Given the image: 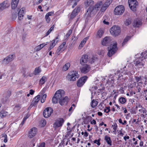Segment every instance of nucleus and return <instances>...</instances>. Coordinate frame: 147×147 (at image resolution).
I'll return each mask as SVG.
<instances>
[{
  "label": "nucleus",
  "mask_w": 147,
  "mask_h": 147,
  "mask_svg": "<svg viewBox=\"0 0 147 147\" xmlns=\"http://www.w3.org/2000/svg\"><path fill=\"white\" fill-rule=\"evenodd\" d=\"M88 56L87 55H84L82 56L80 61V63L81 65H83L87 61L88 59Z\"/></svg>",
  "instance_id": "nucleus-20"
},
{
  "label": "nucleus",
  "mask_w": 147,
  "mask_h": 147,
  "mask_svg": "<svg viewBox=\"0 0 147 147\" xmlns=\"http://www.w3.org/2000/svg\"><path fill=\"white\" fill-rule=\"evenodd\" d=\"M37 102H36V101L33 100L31 102V104L30 105L29 107H31L33 106H35L37 104Z\"/></svg>",
  "instance_id": "nucleus-49"
},
{
  "label": "nucleus",
  "mask_w": 147,
  "mask_h": 147,
  "mask_svg": "<svg viewBox=\"0 0 147 147\" xmlns=\"http://www.w3.org/2000/svg\"><path fill=\"white\" fill-rule=\"evenodd\" d=\"M41 70L40 67H36L34 71V74L35 75H37L41 72Z\"/></svg>",
  "instance_id": "nucleus-34"
},
{
  "label": "nucleus",
  "mask_w": 147,
  "mask_h": 147,
  "mask_svg": "<svg viewBox=\"0 0 147 147\" xmlns=\"http://www.w3.org/2000/svg\"><path fill=\"white\" fill-rule=\"evenodd\" d=\"M19 0H12L11 2V8L14 9L17 7L19 2Z\"/></svg>",
  "instance_id": "nucleus-24"
},
{
  "label": "nucleus",
  "mask_w": 147,
  "mask_h": 147,
  "mask_svg": "<svg viewBox=\"0 0 147 147\" xmlns=\"http://www.w3.org/2000/svg\"><path fill=\"white\" fill-rule=\"evenodd\" d=\"M64 121L62 118L59 119L56 121L53 124V127L57 128L62 126Z\"/></svg>",
  "instance_id": "nucleus-12"
},
{
  "label": "nucleus",
  "mask_w": 147,
  "mask_h": 147,
  "mask_svg": "<svg viewBox=\"0 0 147 147\" xmlns=\"http://www.w3.org/2000/svg\"><path fill=\"white\" fill-rule=\"evenodd\" d=\"M112 126L113 127V130L117 129V125L116 123L114 124V125H112Z\"/></svg>",
  "instance_id": "nucleus-60"
},
{
  "label": "nucleus",
  "mask_w": 147,
  "mask_h": 147,
  "mask_svg": "<svg viewBox=\"0 0 147 147\" xmlns=\"http://www.w3.org/2000/svg\"><path fill=\"white\" fill-rule=\"evenodd\" d=\"M104 140L107 142L108 145H109L110 146H111L112 145V141L110 137H109L107 135H106L105 137Z\"/></svg>",
  "instance_id": "nucleus-28"
},
{
  "label": "nucleus",
  "mask_w": 147,
  "mask_h": 147,
  "mask_svg": "<svg viewBox=\"0 0 147 147\" xmlns=\"http://www.w3.org/2000/svg\"><path fill=\"white\" fill-rule=\"evenodd\" d=\"M80 8L79 7H76L73 11L71 14V15L70 18L73 19L77 14V13L79 11Z\"/></svg>",
  "instance_id": "nucleus-18"
},
{
  "label": "nucleus",
  "mask_w": 147,
  "mask_h": 147,
  "mask_svg": "<svg viewBox=\"0 0 147 147\" xmlns=\"http://www.w3.org/2000/svg\"><path fill=\"white\" fill-rule=\"evenodd\" d=\"M58 38V37H57L51 41L52 43L50 45V47L48 49V50L49 51L51 50L55 45L56 43L58 42V40H57Z\"/></svg>",
  "instance_id": "nucleus-22"
},
{
  "label": "nucleus",
  "mask_w": 147,
  "mask_h": 147,
  "mask_svg": "<svg viewBox=\"0 0 147 147\" xmlns=\"http://www.w3.org/2000/svg\"><path fill=\"white\" fill-rule=\"evenodd\" d=\"M124 11V6L119 5L117 7L114 9V14L116 15H120L123 13Z\"/></svg>",
  "instance_id": "nucleus-7"
},
{
  "label": "nucleus",
  "mask_w": 147,
  "mask_h": 147,
  "mask_svg": "<svg viewBox=\"0 0 147 147\" xmlns=\"http://www.w3.org/2000/svg\"><path fill=\"white\" fill-rule=\"evenodd\" d=\"M142 59H141L140 58L136 60V61L135 63V65H136L139 64V63H140L142 61Z\"/></svg>",
  "instance_id": "nucleus-46"
},
{
  "label": "nucleus",
  "mask_w": 147,
  "mask_h": 147,
  "mask_svg": "<svg viewBox=\"0 0 147 147\" xmlns=\"http://www.w3.org/2000/svg\"><path fill=\"white\" fill-rule=\"evenodd\" d=\"M14 58L13 55H9L3 59L2 63L3 64H8L9 63L12 61L13 60Z\"/></svg>",
  "instance_id": "nucleus-9"
},
{
  "label": "nucleus",
  "mask_w": 147,
  "mask_h": 147,
  "mask_svg": "<svg viewBox=\"0 0 147 147\" xmlns=\"http://www.w3.org/2000/svg\"><path fill=\"white\" fill-rule=\"evenodd\" d=\"M84 5L86 7H89L88 8L86 14L90 16L92 13L91 11L92 9H89L90 7L93 8L94 5V1L92 0H86L84 2ZM92 9V8H91Z\"/></svg>",
  "instance_id": "nucleus-3"
},
{
  "label": "nucleus",
  "mask_w": 147,
  "mask_h": 147,
  "mask_svg": "<svg viewBox=\"0 0 147 147\" xmlns=\"http://www.w3.org/2000/svg\"><path fill=\"white\" fill-rule=\"evenodd\" d=\"M90 123L92 124H95L96 123V122L94 119H93L92 121L90 122Z\"/></svg>",
  "instance_id": "nucleus-63"
},
{
  "label": "nucleus",
  "mask_w": 147,
  "mask_h": 147,
  "mask_svg": "<svg viewBox=\"0 0 147 147\" xmlns=\"http://www.w3.org/2000/svg\"><path fill=\"white\" fill-rule=\"evenodd\" d=\"M54 26H53L46 33V35L45 36H47L48 35H49L50 33L53 30L54 28Z\"/></svg>",
  "instance_id": "nucleus-44"
},
{
  "label": "nucleus",
  "mask_w": 147,
  "mask_h": 147,
  "mask_svg": "<svg viewBox=\"0 0 147 147\" xmlns=\"http://www.w3.org/2000/svg\"><path fill=\"white\" fill-rule=\"evenodd\" d=\"M65 95L64 91L61 89L57 90L52 98L53 103L54 104L57 103L59 100L64 97Z\"/></svg>",
  "instance_id": "nucleus-2"
},
{
  "label": "nucleus",
  "mask_w": 147,
  "mask_h": 147,
  "mask_svg": "<svg viewBox=\"0 0 147 147\" xmlns=\"http://www.w3.org/2000/svg\"><path fill=\"white\" fill-rule=\"evenodd\" d=\"M88 77L86 76H84L80 78L77 82V86L78 87L82 86L86 81Z\"/></svg>",
  "instance_id": "nucleus-11"
},
{
  "label": "nucleus",
  "mask_w": 147,
  "mask_h": 147,
  "mask_svg": "<svg viewBox=\"0 0 147 147\" xmlns=\"http://www.w3.org/2000/svg\"><path fill=\"white\" fill-rule=\"evenodd\" d=\"M68 100V97L67 96H65L59 100L58 102L62 106L67 105Z\"/></svg>",
  "instance_id": "nucleus-17"
},
{
  "label": "nucleus",
  "mask_w": 147,
  "mask_h": 147,
  "mask_svg": "<svg viewBox=\"0 0 147 147\" xmlns=\"http://www.w3.org/2000/svg\"><path fill=\"white\" fill-rule=\"evenodd\" d=\"M142 77L141 76H136L135 77L136 80L137 82H139V83H142Z\"/></svg>",
  "instance_id": "nucleus-40"
},
{
  "label": "nucleus",
  "mask_w": 147,
  "mask_h": 147,
  "mask_svg": "<svg viewBox=\"0 0 147 147\" xmlns=\"http://www.w3.org/2000/svg\"><path fill=\"white\" fill-rule=\"evenodd\" d=\"M70 65L69 63H67L63 66L62 68V70L64 71H67L70 67Z\"/></svg>",
  "instance_id": "nucleus-31"
},
{
  "label": "nucleus",
  "mask_w": 147,
  "mask_h": 147,
  "mask_svg": "<svg viewBox=\"0 0 147 147\" xmlns=\"http://www.w3.org/2000/svg\"><path fill=\"white\" fill-rule=\"evenodd\" d=\"M131 37L129 36H127L125 37L122 43V46H123L127 41Z\"/></svg>",
  "instance_id": "nucleus-39"
},
{
  "label": "nucleus",
  "mask_w": 147,
  "mask_h": 147,
  "mask_svg": "<svg viewBox=\"0 0 147 147\" xmlns=\"http://www.w3.org/2000/svg\"><path fill=\"white\" fill-rule=\"evenodd\" d=\"M114 82V80L112 77V75L110 74L109 76V79L106 80V84L112 85Z\"/></svg>",
  "instance_id": "nucleus-23"
},
{
  "label": "nucleus",
  "mask_w": 147,
  "mask_h": 147,
  "mask_svg": "<svg viewBox=\"0 0 147 147\" xmlns=\"http://www.w3.org/2000/svg\"><path fill=\"white\" fill-rule=\"evenodd\" d=\"M88 37H87L85 38L81 41L80 44L78 47L79 49H81L82 47L84 46L88 39Z\"/></svg>",
  "instance_id": "nucleus-27"
},
{
  "label": "nucleus",
  "mask_w": 147,
  "mask_h": 147,
  "mask_svg": "<svg viewBox=\"0 0 147 147\" xmlns=\"http://www.w3.org/2000/svg\"><path fill=\"white\" fill-rule=\"evenodd\" d=\"M79 1H77L76 0H69L68 3L69 5H73L72 7L74 8L77 5V2Z\"/></svg>",
  "instance_id": "nucleus-30"
},
{
  "label": "nucleus",
  "mask_w": 147,
  "mask_h": 147,
  "mask_svg": "<svg viewBox=\"0 0 147 147\" xmlns=\"http://www.w3.org/2000/svg\"><path fill=\"white\" fill-rule=\"evenodd\" d=\"M66 43L65 42H63V43L59 47L58 49L57 50V53L62 52L63 51L64 49H63L66 45Z\"/></svg>",
  "instance_id": "nucleus-25"
},
{
  "label": "nucleus",
  "mask_w": 147,
  "mask_h": 147,
  "mask_svg": "<svg viewBox=\"0 0 147 147\" xmlns=\"http://www.w3.org/2000/svg\"><path fill=\"white\" fill-rule=\"evenodd\" d=\"M48 42H47L46 43H43L37 46L36 47V50L37 51H39L42 48L47 45Z\"/></svg>",
  "instance_id": "nucleus-33"
},
{
  "label": "nucleus",
  "mask_w": 147,
  "mask_h": 147,
  "mask_svg": "<svg viewBox=\"0 0 147 147\" xmlns=\"http://www.w3.org/2000/svg\"><path fill=\"white\" fill-rule=\"evenodd\" d=\"M94 143L95 144H97L98 146H99L100 145V140H96L94 141Z\"/></svg>",
  "instance_id": "nucleus-55"
},
{
  "label": "nucleus",
  "mask_w": 147,
  "mask_h": 147,
  "mask_svg": "<svg viewBox=\"0 0 147 147\" xmlns=\"http://www.w3.org/2000/svg\"><path fill=\"white\" fill-rule=\"evenodd\" d=\"M109 17L106 16H104L103 18V20H105L109 21Z\"/></svg>",
  "instance_id": "nucleus-57"
},
{
  "label": "nucleus",
  "mask_w": 147,
  "mask_h": 147,
  "mask_svg": "<svg viewBox=\"0 0 147 147\" xmlns=\"http://www.w3.org/2000/svg\"><path fill=\"white\" fill-rule=\"evenodd\" d=\"M126 67H124L123 69H121V70H119L117 71L113 70V71L114 72V76L115 75H118L120 73L123 74V75H126L128 74V72L127 70H126L125 69Z\"/></svg>",
  "instance_id": "nucleus-14"
},
{
  "label": "nucleus",
  "mask_w": 147,
  "mask_h": 147,
  "mask_svg": "<svg viewBox=\"0 0 147 147\" xmlns=\"http://www.w3.org/2000/svg\"><path fill=\"white\" fill-rule=\"evenodd\" d=\"M111 42V40L109 37H105L102 40L101 43L104 46H107L109 45Z\"/></svg>",
  "instance_id": "nucleus-16"
},
{
  "label": "nucleus",
  "mask_w": 147,
  "mask_h": 147,
  "mask_svg": "<svg viewBox=\"0 0 147 147\" xmlns=\"http://www.w3.org/2000/svg\"><path fill=\"white\" fill-rule=\"evenodd\" d=\"M110 4L107 1L103 4L102 1H97L93 6V8L90 7L89 9H91L92 8V9L91 11V15L95 14L99 10L101 12L105 11Z\"/></svg>",
  "instance_id": "nucleus-1"
},
{
  "label": "nucleus",
  "mask_w": 147,
  "mask_h": 147,
  "mask_svg": "<svg viewBox=\"0 0 147 147\" xmlns=\"http://www.w3.org/2000/svg\"><path fill=\"white\" fill-rule=\"evenodd\" d=\"M53 110L51 107L46 108L43 112L44 116L45 118H48L53 113Z\"/></svg>",
  "instance_id": "nucleus-10"
},
{
  "label": "nucleus",
  "mask_w": 147,
  "mask_h": 147,
  "mask_svg": "<svg viewBox=\"0 0 147 147\" xmlns=\"http://www.w3.org/2000/svg\"><path fill=\"white\" fill-rule=\"evenodd\" d=\"M144 62L142 61L140 63H139V64L136 65L138 67L140 68H142L144 65Z\"/></svg>",
  "instance_id": "nucleus-50"
},
{
  "label": "nucleus",
  "mask_w": 147,
  "mask_h": 147,
  "mask_svg": "<svg viewBox=\"0 0 147 147\" xmlns=\"http://www.w3.org/2000/svg\"><path fill=\"white\" fill-rule=\"evenodd\" d=\"M142 58H144V59L147 58V52H144L141 54Z\"/></svg>",
  "instance_id": "nucleus-47"
},
{
  "label": "nucleus",
  "mask_w": 147,
  "mask_h": 147,
  "mask_svg": "<svg viewBox=\"0 0 147 147\" xmlns=\"http://www.w3.org/2000/svg\"><path fill=\"white\" fill-rule=\"evenodd\" d=\"M45 143L44 142H42L40 144L38 147H45Z\"/></svg>",
  "instance_id": "nucleus-59"
},
{
  "label": "nucleus",
  "mask_w": 147,
  "mask_h": 147,
  "mask_svg": "<svg viewBox=\"0 0 147 147\" xmlns=\"http://www.w3.org/2000/svg\"><path fill=\"white\" fill-rule=\"evenodd\" d=\"M34 91L33 90H32L31 89L30 91V93H29L31 94L32 95L34 94Z\"/></svg>",
  "instance_id": "nucleus-64"
},
{
  "label": "nucleus",
  "mask_w": 147,
  "mask_h": 147,
  "mask_svg": "<svg viewBox=\"0 0 147 147\" xmlns=\"http://www.w3.org/2000/svg\"><path fill=\"white\" fill-rule=\"evenodd\" d=\"M68 80L70 81H73L76 80V78L79 77V75L78 74V72L76 71H71L67 76Z\"/></svg>",
  "instance_id": "nucleus-4"
},
{
  "label": "nucleus",
  "mask_w": 147,
  "mask_h": 147,
  "mask_svg": "<svg viewBox=\"0 0 147 147\" xmlns=\"http://www.w3.org/2000/svg\"><path fill=\"white\" fill-rule=\"evenodd\" d=\"M117 76H118V77L117 79V80H120L122 82H123L124 80L125 79L123 78V76L122 74H119Z\"/></svg>",
  "instance_id": "nucleus-43"
},
{
  "label": "nucleus",
  "mask_w": 147,
  "mask_h": 147,
  "mask_svg": "<svg viewBox=\"0 0 147 147\" xmlns=\"http://www.w3.org/2000/svg\"><path fill=\"white\" fill-rule=\"evenodd\" d=\"M117 49V43L116 42H114L111 45L109 49L108 47L109 51L108 53V55L110 57L114 54Z\"/></svg>",
  "instance_id": "nucleus-5"
},
{
  "label": "nucleus",
  "mask_w": 147,
  "mask_h": 147,
  "mask_svg": "<svg viewBox=\"0 0 147 147\" xmlns=\"http://www.w3.org/2000/svg\"><path fill=\"white\" fill-rule=\"evenodd\" d=\"M41 122L42 123V126H45L46 124V121L45 119H43L41 121Z\"/></svg>",
  "instance_id": "nucleus-54"
},
{
  "label": "nucleus",
  "mask_w": 147,
  "mask_h": 147,
  "mask_svg": "<svg viewBox=\"0 0 147 147\" xmlns=\"http://www.w3.org/2000/svg\"><path fill=\"white\" fill-rule=\"evenodd\" d=\"M37 132V129L36 127H33L30 129L28 133V137L31 138L34 136Z\"/></svg>",
  "instance_id": "nucleus-15"
},
{
  "label": "nucleus",
  "mask_w": 147,
  "mask_h": 147,
  "mask_svg": "<svg viewBox=\"0 0 147 147\" xmlns=\"http://www.w3.org/2000/svg\"><path fill=\"white\" fill-rule=\"evenodd\" d=\"M110 111V107H106L104 109V112H106L107 113H108Z\"/></svg>",
  "instance_id": "nucleus-51"
},
{
  "label": "nucleus",
  "mask_w": 147,
  "mask_h": 147,
  "mask_svg": "<svg viewBox=\"0 0 147 147\" xmlns=\"http://www.w3.org/2000/svg\"><path fill=\"white\" fill-rule=\"evenodd\" d=\"M7 114L8 112L4 110L1 111L0 112V117L1 118H3L5 117Z\"/></svg>",
  "instance_id": "nucleus-32"
},
{
  "label": "nucleus",
  "mask_w": 147,
  "mask_h": 147,
  "mask_svg": "<svg viewBox=\"0 0 147 147\" xmlns=\"http://www.w3.org/2000/svg\"><path fill=\"white\" fill-rule=\"evenodd\" d=\"M72 32V30L71 29L69 30L67 32V33L65 35V38L66 39H67L70 35L71 34Z\"/></svg>",
  "instance_id": "nucleus-42"
},
{
  "label": "nucleus",
  "mask_w": 147,
  "mask_h": 147,
  "mask_svg": "<svg viewBox=\"0 0 147 147\" xmlns=\"http://www.w3.org/2000/svg\"><path fill=\"white\" fill-rule=\"evenodd\" d=\"M73 136V134L72 133L71 131H68L66 134L65 136V137L66 138L69 139L72 137Z\"/></svg>",
  "instance_id": "nucleus-37"
},
{
  "label": "nucleus",
  "mask_w": 147,
  "mask_h": 147,
  "mask_svg": "<svg viewBox=\"0 0 147 147\" xmlns=\"http://www.w3.org/2000/svg\"><path fill=\"white\" fill-rule=\"evenodd\" d=\"M40 95L39 94L38 95L33 99V100L36 101V102L38 103V102L40 100Z\"/></svg>",
  "instance_id": "nucleus-45"
},
{
  "label": "nucleus",
  "mask_w": 147,
  "mask_h": 147,
  "mask_svg": "<svg viewBox=\"0 0 147 147\" xmlns=\"http://www.w3.org/2000/svg\"><path fill=\"white\" fill-rule=\"evenodd\" d=\"M110 31L112 35L115 36H117L121 32L120 28L118 26H114L111 28Z\"/></svg>",
  "instance_id": "nucleus-6"
},
{
  "label": "nucleus",
  "mask_w": 147,
  "mask_h": 147,
  "mask_svg": "<svg viewBox=\"0 0 147 147\" xmlns=\"http://www.w3.org/2000/svg\"><path fill=\"white\" fill-rule=\"evenodd\" d=\"M46 77L45 76H43L39 81L40 84L41 85L44 84L46 81Z\"/></svg>",
  "instance_id": "nucleus-38"
},
{
  "label": "nucleus",
  "mask_w": 147,
  "mask_h": 147,
  "mask_svg": "<svg viewBox=\"0 0 147 147\" xmlns=\"http://www.w3.org/2000/svg\"><path fill=\"white\" fill-rule=\"evenodd\" d=\"M45 18L47 22V23H49L50 21V18L49 17V16H47V15H46L45 16Z\"/></svg>",
  "instance_id": "nucleus-52"
},
{
  "label": "nucleus",
  "mask_w": 147,
  "mask_h": 147,
  "mask_svg": "<svg viewBox=\"0 0 147 147\" xmlns=\"http://www.w3.org/2000/svg\"><path fill=\"white\" fill-rule=\"evenodd\" d=\"M105 52L104 50H99L98 51V53L99 55H103L105 53Z\"/></svg>",
  "instance_id": "nucleus-53"
},
{
  "label": "nucleus",
  "mask_w": 147,
  "mask_h": 147,
  "mask_svg": "<svg viewBox=\"0 0 147 147\" xmlns=\"http://www.w3.org/2000/svg\"><path fill=\"white\" fill-rule=\"evenodd\" d=\"M131 23V20L128 19L126 20L125 22V24L126 26H128Z\"/></svg>",
  "instance_id": "nucleus-48"
},
{
  "label": "nucleus",
  "mask_w": 147,
  "mask_h": 147,
  "mask_svg": "<svg viewBox=\"0 0 147 147\" xmlns=\"http://www.w3.org/2000/svg\"><path fill=\"white\" fill-rule=\"evenodd\" d=\"M4 142L5 143H6L7 141V135L5 134L4 135Z\"/></svg>",
  "instance_id": "nucleus-56"
},
{
  "label": "nucleus",
  "mask_w": 147,
  "mask_h": 147,
  "mask_svg": "<svg viewBox=\"0 0 147 147\" xmlns=\"http://www.w3.org/2000/svg\"><path fill=\"white\" fill-rule=\"evenodd\" d=\"M128 3L131 9L133 11H136V7L138 4L137 1L136 0H128Z\"/></svg>",
  "instance_id": "nucleus-8"
},
{
  "label": "nucleus",
  "mask_w": 147,
  "mask_h": 147,
  "mask_svg": "<svg viewBox=\"0 0 147 147\" xmlns=\"http://www.w3.org/2000/svg\"><path fill=\"white\" fill-rule=\"evenodd\" d=\"M25 10V8H22L19 11L18 13V18L20 20H21L22 19L24 14V11Z\"/></svg>",
  "instance_id": "nucleus-21"
},
{
  "label": "nucleus",
  "mask_w": 147,
  "mask_h": 147,
  "mask_svg": "<svg viewBox=\"0 0 147 147\" xmlns=\"http://www.w3.org/2000/svg\"><path fill=\"white\" fill-rule=\"evenodd\" d=\"M104 31L102 29H100L97 32L96 37L98 38H101L103 36Z\"/></svg>",
  "instance_id": "nucleus-26"
},
{
  "label": "nucleus",
  "mask_w": 147,
  "mask_h": 147,
  "mask_svg": "<svg viewBox=\"0 0 147 147\" xmlns=\"http://www.w3.org/2000/svg\"><path fill=\"white\" fill-rule=\"evenodd\" d=\"M9 5L7 1H4L3 3H0V11L8 7Z\"/></svg>",
  "instance_id": "nucleus-13"
},
{
  "label": "nucleus",
  "mask_w": 147,
  "mask_h": 147,
  "mask_svg": "<svg viewBox=\"0 0 147 147\" xmlns=\"http://www.w3.org/2000/svg\"><path fill=\"white\" fill-rule=\"evenodd\" d=\"M98 102L94 100H93L91 102L90 105L92 107L94 108L97 105Z\"/></svg>",
  "instance_id": "nucleus-35"
},
{
  "label": "nucleus",
  "mask_w": 147,
  "mask_h": 147,
  "mask_svg": "<svg viewBox=\"0 0 147 147\" xmlns=\"http://www.w3.org/2000/svg\"><path fill=\"white\" fill-rule=\"evenodd\" d=\"M54 13V12H49L47 13L46 15H47L49 16L52 15Z\"/></svg>",
  "instance_id": "nucleus-61"
},
{
  "label": "nucleus",
  "mask_w": 147,
  "mask_h": 147,
  "mask_svg": "<svg viewBox=\"0 0 147 147\" xmlns=\"http://www.w3.org/2000/svg\"><path fill=\"white\" fill-rule=\"evenodd\" d=\"M141 24V22L140 20H136L134 22V26L136 27H138Z\"/></svg>",
  "instance_id": "nucleus-36"
},
{
  "label": "nucleus",
  "mask_w": 147,
  "mask_h": 147,
  "mask_svg": "<svg viewBox=\"0 0 147 147\" xmlns=\"http://www.w3.org/2000/svg\"><path fill=\"white\" fill-rule=\"evenodd\" d=\"M119 101L120 103L123 104L126 102V99L125 98L121 97L119 99Z\"/></svg>",
  "instance_id": "nucleus-41"
},
{
  "label": "nucleus",
  "mask_w": 147,
  "mask_h": 147,
  "mask_svg": "<svg viewBox=\"0 0 147 147\" xmlns=\"http://www.w3.org/2000/svg\"><path fill=\"white\" fill-rule=\"evenodd\" d=\"M44 92L43 91L41 92L40 93L39 95H40V96L42 97V99L41 100V102L43 103H44L46 99V98L47 97V95L46 94H43Z\"/></svg>",
  "instance_id": "nucleus-29"
},
{
  "label": "nucleus",
  "mask_w": 147,
  "mask_h": 147,
  "mask_svg": "<svg viewBox=\"0 0 147 147\" xmlns=\"http://www.w3.org/2000/svg\"><path fill=\"white\" fill-rule=\"evenodd\" d=\"M108 21H106L103 20V22L104 24L108 25L109 24V22H108Z\"/></svg>",
  "instance_id": "nucleus-62"
},
{
  "label": "nucleus",
  "mask_w": 147,
  "mask_h": 147,
  "mask_svg": "<svg viewBox=\"0 0 147 147\" xmlns=\"http://www.w3.org/2000/svg\"><path fill=\"white\" fill-rule=\"evenodd\" d=\"M90 69V67L87 64L81 68V71L82 73L86 74L88 72Z\"/></svg>",
  "instance_id": "nucleus-19"
},
{
  "label": "nucleus",
  "mask_w": 147,
  "mask_h": 147,
  "mask_svg": "<svg viewBox=\"0 0 147 147\" xmlns=\"http://www.w3.org/2000/svg\"><path fill=\"white\" fill-rule=\"evenodd\" d=\"M21 108L20 105H16L14 108L15 110H19Z\"/></svg>",
  "instance_id": "nucleus-58"
}]
</instances>
